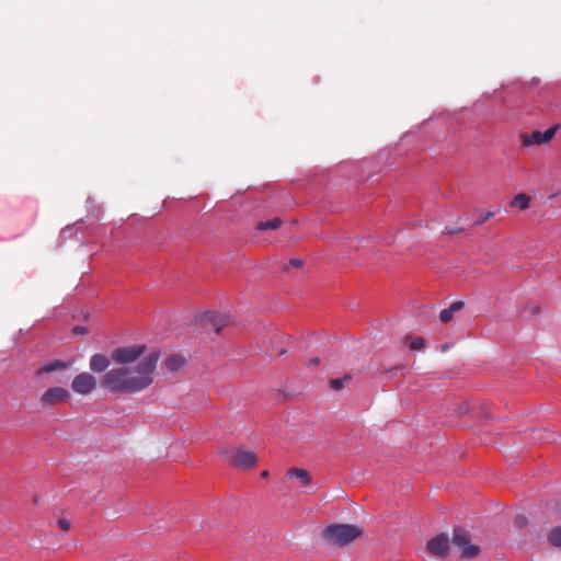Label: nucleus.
<instances>
[{
    "label": "nucleus",
    "mask_w": 561,
    "mask_h": 561,
    "mask_svg": "<svg viewBox=\"0 0 561 561\" xmlns=\"http://www.w3.org/2000/svg\"><path fill=\"white\" fill-rule=\"evenodd\" d=\"M559 125H553L545 131L535 130L531 134H522V144L525 147L549 142L556 135Z\"/></svg>",
    "instance_id": "1a4fd4ad"
},
{
    "label": "nucleus",
    "mask_w": 561,
    "mask_h": 561,
    "mask_svg": "<svg viewBox=\"0 0 561 561\" xmlns=\"http://www.w3.org/2000/svg\"><path fill=\"white\" fill-rule=\"evenodd\" d=\"M160 355V351H152L145 356L136 366L135 376H131V369L125 366L106 371L101 386L117 394H131L145 390L153 382V373Z\"/></svg>",
    "instance_id": "f257e3e1"
},
{
    "label": "nucleus",
    "mask_w": 561,
    "mask_h": 561,
    "mask_svg": "<svg viewBox=\"0 0 561 561\" xmlns=\"http://www.w3.org/2000/svg\"><path fill=\"white\" fill-rule=\"evenodd\" d=\"M147 351L146 344H136L133 346L116 347L111 353V359L119 365H127L136 362Z\"/></svg>",
    "instance_id": "423d86ee"
},
{
    "label": "nucleus",
    "mask_w": 561,
    "mask_h": 561,
    "mask_svg": "<svg viewBox=\"0 0 561 561\" xmlns=\"http://www.w3.org/2000/svg\"><path fill=\"white\" fill-rule=\"evenodd\" d=\"M425 346V340L422 336L411 337L409 347L413 351H420Z\"/></svg>",
    "instance_id": "aec40b11"
},
{
    "label": "nucleus",
    "mask_w": 561,
    "mask_h": 561,
    "mask_svg": "<svg viewBox=\"0 0 561 561\" xmlns=\"http://www.w3.org/2000/svg\"><path fill=\"white\" fill-rule=\"evenodd\" d=\"M471 535L470 533L461 527L455 526L453 529V543L459 548H462L461 558L462 559H474L477 558L481 549L479 546L471 545Z\"/></svg>",
    "instance_id": "20e7f679"
},
{
    "label": "nucleus",
    "mask_w": 561,
    "mask_h": 561,
    "mask_svg": "<svg viewBox=\"0 0 561 561\" xmlns=\"http://www.w3.org/2000/svg\"><path fill=\"white\" fill-rule=\"evenodd\" d=\"M82 316H83L84 320H88L90 318V312L85 311V312L82 313Z\"/></svg>",
    "instance_id": "a878e982"
},
{
    "label": "nucleus",
    "mask_w": 561,
    "mask_h": 561,
    "mask_svg": "<svg viewBox=\"0 0 561 561\" xmlns=\"http://www.w3.org/2000/svg\"><path fill=\"white\" fill-rule=\"evenodd\" d=\"M305 265L304 260L301 259H290L287 263H284L280 267L282 272L288 273L291 270H301Z\"/></svg>",
    "instance_id": "a211bd4d"
},
{
    "label": "nucleus",
    "mask_w": 561,
    "mask_h": 561,
    "mask_svg": "<svg viewBox=\"0 0 561 561\" xmlns=\"http://www.w3.org/2000/svg\"><path fill=\"white\" fill-rule=\"evenodd\" d=\"M186 365V358L181 354H170L163 360V366L169 371H178Z\"/></svg>",
    "instance_id": "9b49d317"
},
{
    "label": "nucleus",
    "mask_w": 561,
    "mask_h": 561,
    "mask_svg": "<svg viewBox=\"0 0 561 561\" xmlns=\"http://www.w3.org/2000/svg\"><path fill=\"white\" fill-rule=\"evenodd\" d=\"M530 197L524 193L517 194L511 202V206L518 207L524 210L529 207Z\"/></svg>",
    "instance_id": "2eb2a0df"
},
{
    "label": "nucleus",
    "mask_w": 561,
    "mask_h": 561,
    "mask_svg": "<svg viewBox=\"0 0 561 561\" xmlns=\"http://www.w3.org/2000/svg\"><path fill=\"white\" fill-rule=\"evenodd\" d=\"M548 541L551 546L561 548V526L553 527L549 531Z\"/></svg>",
    "instance_id": "f3484780"
},
{
    "label": "nucleus",
    "mask_w": 561,
    "mask_h": 561,
    "mask_svg": "<svg viewBox=\"0 0 561 561\" xmlns=\"http://www.w3.org/2000/svg\"><path fill=\"white\" fill-rule=\"evenodd\" d=\"M58 525L65 531H67L70 528V523L68 522L67 518H60L58 520Z\"/></svg>",
    "instance_id": "b1692460"
},
{
    "label": "nucleus",
    "mask_w": 561,
    "mask_h": 561,
    "mask_svg": "<svg viewBox=\"0 0 561 561\" xmlns=\"http://www.w3.org/2000/svg\"><path fill=\"white\" fill-rule=\"evenodd\" d=\"M90 330L85 325H72V334L87 335Z\"/></svg>",
    "instance_id": "5701e85b"
},
{
    "label": "nucleus",
    "mask_w": 561,
    "mask_h": 561,
    "mask_svg": "<svg viewBox=\"0 0 561 561\" xmlns=\"http://www.w3.org/2000/svg\"><path fill=\"white\" fill-rule=\"evenodd\" d=\"M362 535V529L348 524L329 525L322 531V536L327 541L339 547L351 543Z\"/></svg>",
    "instance_id": "f03ea898"
},
{
    "label": "nucleus",
    "mask_w": 561,
    "mask_h": 561,
    "mask_svg": "<svg viewBox=\"0 0 561 561\" xmlns=\"http://www.w3.org/2000/svg\"><path fill=\"white\" fill-rule=\"evenodd\" d=\"M465 302L462 300L454 301L447 309H444L439 313V320L442 323L447 324L454 319V312L462 310Z\"/></svg>",
    "instance_id": "f8f14e48"
},
{
    "label": "nucleus",
    "mask_w": 561,
    "mask_h": 561,
    "mask_svg": "<svg viewBox=\"0 0 561 561\" xmlns=\"http://www.w3.org/2000/svg\"><path fill=\"white\" fill-rule=\"evenodd\" d=\"M96 387L95 378L89 373H82L72 379V390L81 394L92 392Z\"/></svg>",
    "instance_id": "9d476101"
},
{
    "label": "nucleus",
    "mask_w": 561,
    "mask_h": 561,
    "mask_svg": "<svg viewBox=\"0 0 561 561\" xmlns=\"http://www.w3.org/2000/svg\"><path fill=\"white\" fill-rule=\"evenodd\" d=\"M68 363L64 360H53L39 366L35 373V379L43 386L61 382V375L67 370Z\"/></svg>",
    "instance_id": "7ed1b4c3"
},
{
    "label": "nucleus",
    "mask_w": 561,
    "mask_h": 561,
    "mask_svg": "<svg viewBox=\"0 0 561 561\" xmlns=\"http://www.w3.org/2000/svg\"><path fill=\"white\" fill-rule=\"evenodd\" d=\"M428 554L437 558H446L449 554V539L444 533L436 535L426 542Z\"/></svg>",
    "instance_id": "6e6552de"
},
{
    "label": "nucleus",
    "mask_w": 561,
    "mask_h": 561,
    "mask_svg": "<svg viewBox=\"0 0 561 561\" xmlns=\"http://www.w3.org/2000/svg\"><path fill=\"white\" fill-rule=\"evenodd\" d=\"M494 216V213L493 211H485V213H482V211H478V216L477 218L474 219V221L471 224L472 226H476V225H481L483 224L484 221L489 220L490 218H492Z\"/></svg>",
    "instance_id": "412c9836"
},
{
    "label": "nucleus",
    "mask_w": 561,
    "mask_h": 561,
    "mask_svg": "<svg viewBox=\"0 0 561 561\" xmlns=\"http://www.w3.org/2000/svg\"><path fill=\"white\" fill-rule=\"evenodd\" d=\"M70 394L64 387H49L39 398L43 408L56 407L67 402Z\"/></svg>",
    "instance_id": "0eeeda50"
},
{
    "label": "nucleus",
    "mask_w": 561,
    "mask_h": 561,
    "mask_svg": "<svg viewBox=\"0 0 561 561\" xmlns=\"http://www.w3.org/2000/svg\"><path fill=\"white\" fill-rule=\"evenodd\" d=\"M261 477L262 478H267L268 477V471L267 470L262 471Z\"/></svg>",
    "instance_id": "bb28decb"
},
{
    "label": "nucleus",
    "mask_w": 561,
    "mask_h": 561,
    "mask_svg": "<svg viewBox=\"0 0 561 561\" xmlns=\"http://www.w3.org/2000/svg\"><path fill=\"white\" fill-rule=\"evenodd\" d=\"M220 332H221V327H217V328H216V333H217V334H220Z\"/></svg>",
    "instance_id": "cd10ccee"
},
{
    "label": "nucleus",
    "mask_w": 561,
    "mask_h": 561,
    "mask_svg": "<svg viewBox=\"0 0 561 561\" xmlns=\"http://www.w3.org/2000/svg\"><path fill=\"white\" fill-rule=\"evenodd\" d=\"M282 224V220L279 218H273L268 220L259 221L256 224V229L260 231H265L267 229H277Z\"/></svg>",
    "instance_id": "dca6fc26"
},
{
    "label": "nucleus",
    "mask_w": 561,
    "mask_h": 561,
    "mask_svg": "<svg viewBox=\"0 0 561 561\" xmlns=\"http://www.w3.org/2000/svg\"><path fill=\"white\" fill-rule=\"evenodd\" d=\"M110 358L104 354H94L90 360V367L95 373H103L110 366Z\"/></svg>",
    "instance_id": "ddd939ff"
},
{
    "label": "nucleus",
    "mask_w": 561,
    "mask_h": 561,
    "mask_svg": "<svg viewBox=\"0 0 561 561\" xmlns=\"http://www.w3.org/2000/svg\"><path fill=\"white\" fill-rule=\"evenodd\" d=\"M321 359L319 357H312L308 360L307 366H318Z\"/></svg>",
    "instance_id": "393cba45"
},
{
    "label": "nucleus",
    "mask_w": 561,
    "mask_h": 561,
    "mask_svg": "<svg viewBox=\"0 0 561 561\" xmlns=\"http://www.w3.org/2000/svg\"><path fill=\"white\" fill-rule=\"evenodd\" d=\"M352 379V375L346 373L343 378H333L330 379V387L333 390H341L344 387V381H348Z\"/></svg>",
    "instance_id": "6ab92c4d"
},
{
    "label": "nucleus",
    "mask_w": 561,
    "mask_h": 561,
    "mask_svg": "<svg viewBox=\"0 0 561 561\" xmlns=\"http://www.w3.org/2000/svg\"><path fill=\"white\" fill-rule=\"evenodd\" d=\"M221 454L227 455L229 465L239 470H251L256 467L259 461L254 453L244 448H236L231 451L225 450Z\"/></svg>",
    "instance_id": "39448f33"
},
{
    "label": "nucleus",
    "mask_w": 561,
    "mask_h": 561,
    "mask_svg": "<svg viewBox=\"0 0 561 561\" xmlns=\"http://www.w3.org/2000/svg\"><path fill=\"white\" fill-rule=\"evenodd\" d=\"M287 476L298 478L301 481L302 485H309L312 481L310 473L306 469L301 468H290L287 471Z\"/></svg>",
    "instance_id": "4468645a"
},
{
    "label": "nucleus",
    "mask_w": 561,
    "mask_h": 561,
    "mask_svg": "<svg viewBox=\"0 0 561 561\" xmlns=\"http://www.w3.org/2000/svg\"><path fill=\"white\" fill-rule=\"evenodd\" d=\"M514 525L517 528H525L528 525V518L523 514H518L514 518Z\"/></svg>",
    "instance_id": "4be33fe9"
}]
</instances>
